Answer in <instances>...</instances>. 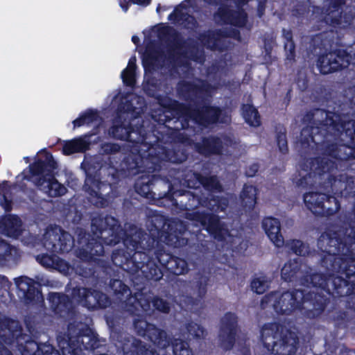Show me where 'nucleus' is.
<instances>
[{"label": "nucleus", "mask_w": 355, "mask_h": 355, "mask_svg": "<svg viewBox=\"0 0 355 355\" xmlns=\"http://www.w3.org/2000/svg\"><path fill=\"white\" fill-rule=\"evenodd\" d=\"M260 336L266 347L279 355H290L295 352V340L293 335L278 324L263 325Z\"/></svg>", "instance_id": "f257e3e1"}, {"label": "nucleus", "mask_w": 355, "mask_h": 355, "mask_svg": "<svg viewBox=\"0 0 355 355\" xmlns=\"http://www.w3.org/2000/svg\"><path fill=\"white\" fill-rule=\"evenodd\" d=\"M304 201L307 208L315 214H333L339 209L335 198H328L323 193L309 192L304 194Z\"/></svg>", "instance_id": "f03ea898"}, {"label": "nucleus", "mask_w": 355, "mask_h": 355, "mask_svg": "<svg viewBox=\"0 0 355 355\" xmlns=\"http://www.w3.org/2000/svg\"><path fill=\"white\" fill-rule=\"evenodd\" d=\"M276 294L265 297L263 300L272 304L274 309L278 313H290L295 309L300 307L303 300V293L301 291H296L295 293L287 292L279 297L277 301Z\"/></svg>", "instance_id": "7ed1b4c3"}, {"label": "nucleus", "mask_w": 355, "mask_h": 355, "mask_svg": "<svg viewBox=\"0 0 355 355\" xmlns=\"http://www.w3.org/2000/svg\"><path fill=\"white\" fill-rule=\"evenodd\" d=\"M350 63L355 64V55L352 58L350 53L345 52L330 53L319 58L318 67L320 72L325 74L347 67Z\"/></svg>", "instance_id": "20e7f679"}, {"label": "nucleus", "mask_w": 355, "mask_h": 355, "mask_svg": "<svg viewBox=\"0 0 355 355\" xmlns=\"http://www.w3.org/2000/svg\"><path fill=\"white\" fill-rule=\"evenodd\" d=\"M42 164L37 162L30 166V170L33 175L42 174V178L37 182V184L42 187V189L47 193L50 196H58L64 194L67 191L66 187L60 184L51 174L44 173L42 171Z\"/></svg>", "instance_id": "39448f33"}, {"label": "nucleus", "mask_w": 355, "mask_h": 355, "mask_svg": "<svg viewBox=\"0 0 355 355\" xmlns=\"http://www.w3.org/2000/svg\"><path fill=\"white\" fill-rule=\"evenodd\" d=\"M73 299L88 309L106 307L109 304V300L105 295L98 291H88L85 288L74 290Z\"/></svg>", "instance_id": "423d86ee"}, {"label": "nucleus", "mask_w": 355, "mask_h": 355, "mask_svg": "<svg viewBox=\"0 0 355 355\" xmlns=\"http://www.w3.org/2000/svg\"><path fill=\"white\" fill-rule=\"evenodd\" d=\"M58 232H60V230L57 229L54 231H48L45 234V238L49 240V243L46 241L44 245L47 248H50L49 245L53 243L51 248L53 251L68 252L73 245V239L67 232H62L60 235H58Z\"/></svg>", "instance_id": "0eeeda50"}, {"label": "nucleus", "mask_w": 355, "mask_h": 355, "mask_svg": "<svg viewBox=\"0 0 355 355\" xmlns=\"http://www.w3.org/2000/svg\"><path fill=\"white\" fill-rule=\"evenodd\" d=\"M263 228L270 241L277 248H281L284 244V238L281 234L280 223L273 218H266L263 220Z\"/></svg>", "instance_id": "6e6552de"}, {"label": "nucleus", "mask_w": 355, "mask_h": 355, "mask_svg": "<svg viewBox=\"0 0 355 355\" xmlns=\"http://www.w3.org/2000/svg\"><path fill=\"white\" fill-rule=\"evenodd\" d=\"M90 141L87 136L64 141L62 146V153L69 155L73 153L84 152L89 148Z\"/></svg>", "instance_id": "1a4fd4ad"}, {"label": "nucleus", "mask_w": 355, "mask_h": 355, "mask_svg": "<svg viewBox=\"0 0 355 355\" xmlns=\"http://www.w3.org/2000/svg\"><path fill=\"white\" fill-rule=\"evenodd\" d=\"M198 220L205 228L215 236L222 237V232L224 230L219 219L214 216H199Z\"/></svg>", "instance_id": "9d476101"}, {"label": "nucleus", "mask_w": 355, "mask_h": 355, "mask_svg": "<svg viewBox=\"0 0 355 355\" xmlns=\"http://www.w3.org/2000/svg\"><path fill=\"white\" fill-rule=\"evenodd\" d=\"M220 112L215 107H205L202 112L193 114V120L203 125H207L218 120Z\"/></svg>", "instance_id": "9b49d317"}, {"label": "nucleus", "mask_w": 355, "mask_h": 355, "mask_svg": "<svg viewBox=\"0 0 355 355\" xmlns=\"http://www.w3.org/2000/svg\"><path fill=\"white\" fill-rule=\"evenodd\" d=\"M243 115L245 121L251 126L257 127L261 123L260 117L257 110L250 105L243 107Z\"/></svg>", "instance_id": "f8f14e48"}, {"label": "nucleus", "mask_w": 355, "mask_h": 355, "mask_svg": "<svg viewBox=\"0 0 355 355\" xmlns=\"http://www.w3.org/2000/svg\"><path fill=\"white\" fill-rule=\"evenodd\" d=\"M241 197L245 206L249 208L253 207L256 203L257 189L252 185L245 186Z\"/></svg>", "instance_id": "ddd939ff"}, {"label": "nucleus", "mask_w": 355, "mask_h": 355, "mask_svg": "<svg viewBox=\"0 0 355 355\" xmlns=\"http://www.w3.org/2000/svg\"><path fill=\"white\" fill-rule=\"evenodd\" d=\"M148 328V334L152 341L159 347H166V333L162 331L152 325H146Z\"/></svg>", "instance_id": "4468645a"}, {"label": "nucleus", "mask_w": 355, "mask_h": 355, "mask_svg": "<svg viewBox=\"0 0 355 355\" xmlns=\"http://www.w3.org/2000/svg\"><path fill=\"white\" fill-rule=\"evenodd\" d=\"M136 58H131L129 60L127 67L122 71L121 78L127 85H132L135 83V69Z\"/></svg>", "instance_id": "2eb2a0df"}, {"label": "nucleus", "mask_w": 355, "mask_h": 355, "mask_svg": "<svg viewBox=\"0 0 355 355\" xmlns=\"http://www.w3.org/2000/svg\"><path fill=\"white\" fill-rule=\"evenodd\" d=\"M204 147L199 148V151L202 153H220L221 152V141L218 139L211 138L206 139L204 141Z\"/></svg>", "instance_id": "dca6fc26"}, {"label": "nucleus", "mask_w": 355, "mask_h": 355, "mask_svg": "<svg viewBox=\"0 0 355 355\" xmlns=\"http://www.w3.org/2000/svg\"><path fill=\"white\" fill-rule=\"evenodd\" d=\"M38 259L42 266L48 268L61 270L60 263L65 264L64 261L49 255H43L40 258L38 257Z\"/></svg>", "instance_id": "f3484780"}, {"label": "nucleus", "mask_w": 355, "mask_h": 355, "mask_svg": "<svg viewBox=\"0 0 355 355\" xmlns=\"http://www.w3.org/2000/svg\"><path fill=\"white\" fill-rule=\"evenodd\" d=\"M98 119V115L96 112L93 111H89L86 112L84 115L81 116L80 118L73 121V126L74 128L80 127L81 125L85 124H89L94 121H96Z\"/></svg>", "instance_id": "a211bd4d"}, {"label": "nucleus", "mask_w": 355, "mask_h": 355, "mask_svg": "<svg viewBox=\"0 0 355 355\" xmlns=\"http://www.w3.org/2000/svg\"><path fill=\"white\" fill-rule=\"evenodd\" d=\"M5 225L8 227V234L9 236H17V232L20 227V220L17 217H8L5 220Z\"/></svg>", "instance_id": "6ab92c4d"}, {"label": "nucleus", "mask_w": 355, "mask_h": 355, "mask_svg": "<svg viewBox=\"0 0 355 355\" xmlns=\"http://www.w3.org/2000/svg\"><path fill=\"white\" fill-rule=\"evenodd\" d=\"M110 132L111 135H113V137L118 138L119 139L132 140V139H130L131 132L125 127L114 126L110 130Z\"/></svg>", "instance_id": "aec40b11"}, {"label": "nucleus", "mask_w": 355, "mask_h": 355, "mask_svg": "<svg viewBox=\"0 0 355 355\" xmlns=\"http://www.w3.org/2000/svg\"><path fill=\"white\" fill-rule=\"evenodd\" d=\"M253 291L261 294L268 288V282L263 277L255 278L251 284Z\"/></svg>", "instance_id": "412c9836"}, {"label": "nucleus", "mask_w": 355, "mask_h": 355, "mask_svg": "<svg viewBox=\"0 0 355 355\" xmlns=\"http://www.w3.org/2000/svg\"><path fill=\"white\" fill-rule=\"evenodd\" d=\"M101 183L92 177L87 176L85 180V188L87 190H91L90 194L92 196H98V190L101 189Z\"/></svg>", "instance_id": "4be33fe9"}, {"label": "nucleus", "mask_w": 355, "mask_h": 355, "mask_svg": "<svg viewBox=\"0 0 355 355\" xmlns=\"http://www.w3.org/2000/svg\"><path fill=\"white\" fill-rule=\"evenodd\" d=\"M296 263L288 262L284 264L282 269V277L286 281H288L295 273Z\"/></svg>", "instance_id": "5701e85b"}, {"label": "nucleus", "mask_w": 355, "mask_h": 355, "mask_svg": "<svg viewBox=\"0 0 355 355\" xmlns=\"http://www.w3.org/2000/svg\"><path fill=\"white\" fill-rule=\"evenodd\" d=\"M128 348V345L126 344L123 348L125 355H154V352L149 349H145L143 346L136 347L134 346V349L131 352L126 351Z\"/></svg>", "instance_id": "b1692460"}, {"label": "nucleus", "mask_w": 355, "mask_h": 355, "mask_svg": "<svg viewBox=\"0 0 355 355\" xmlns=\"http://www.w3.org/2000/svg\"><path fill=\"white\" fill-rule=\"evenodd\" d=\"M175 355H192L191 351L187 348V344L180 341L173 345V349Z\"/></svg>", "instance_id": "393cba45"}, {"label": "nucleus", "mask_w": 355, "mask_h": 355, "mask_svg": "<svg viewBox=\"0 0 355 355\" xmlns=\"http://www.w3.org/2000/svg\"><path fill=\"white\" fill-rule=\"evenodd\" d=\"M39 347L35 342H28L25 346L22 355H40Z\"/></svg>", "instance_id": "a878e982"}, {"label": "nucleus", "mask_w": 355, "mask_h": 355, "mask_svg": "<svg viewBox=\"0 0 355 355\" xmlns=\"http://www.w3.org/2000/svg\"><path fill=\"white\" fill-rule=\"evenodd\" d=\"M150 1L151 0H119V5L123 10L126 12L131 2L141 6H147L150 3Z\"/></svg>", "instance_id": "bb28decb"}, {"label": "nucleus", "mask_w": 355, "mask_h": 355, "mask_svg": "<svg viewBox=\"0 0 355 355\" xmlns=\"http://www.w3.org/2000/svg\"><path fill=\"white\" fill-rule=\"evenodd\" d=\"M246 21V15L243 12H236L233 15L230 21L231 24L236 26H242L245 24Z\"/></svg>", "instance_id": "cd10ccee"}, {"label": "nucleus", "mask_w": 355, "mask_h": 355, "mask_svg": "<svg viewBox=\"0 0 355 355\" xmlns=\"http://www.w3.org/2000/svg\"><path fill=\"white\" fill-rule=\"evenodd\" d=\"M291 248L295 254L305 255L307 252L306 246L300 241H293L291 243Z\"/></svg>", "instance_id": "c85d7f7f"}, {"label": "nucleus", "mask_w": 355, "mask_h": 355, "mask_svg": "<svg viewBox=\"0 0 355 355\" xmlns=\"http://www.w3.org/2000/svg\"><path fill=\"white\" fill-rule=\"evenodd\" d=\"M200 182L205 187L210 189H218L220 187L218 180L216 178H204Z\"/></svg>", "instance_id": "c756f323"}, {"label": "nucleus", "mask_w": 355, "mask_h": 355, "mask_svg": "<svg viewBox=\"0 0 355 355\" xmlns=\"http://www.w3.org/2000/svg\"><path fill=\"white\" fill-rule=\"evenodd\" d=\"M188 331L190 335L194 337L200 338L204 336L203 329L197 324H192L189 325Z\"/></svg>", "instance_id": "7c9ffc66"}, {"label": "nucleus", "mask_w": 355, "mask_h": 355, "mask_svg": "<svg viewBox=\"0 0 355 355\" xmlns=\"http://www.w3.org/2000/svg\"><path fill=\"white\" fill-rule=\"evenodd\" d=\"M285 49L287 59L290 60H293L295 57V45L293 41L289 40L285 44Z\"/></svg>", "instance_id": "2f4dec72"}, {"label": "nucleus", "mask_w": 355, "mask_h": 355, "mask_svg": "<svg viewBox=\"0 0 355 355\" xmlns=\"http://www.w3.org/2000/svg\"><path fill=\"white\" fill-rule=\"evenodd\" d=\"M112 287L114 288V291L116 292L119 291V293H121L122 294H126L128 295L129 291L128 287L122 284L121 281L115 280L114 281L112 284Z\"/></svg>", "instance_id": "473e14b6"}, {"label": "nucleus", "mask_w": 355, "mask_h": 355, "mask_svg": "<svg viewBox=\"0 0 355 355\" xmlns=\"http://www.w3.org/2000/svg\"><path fill=\"white\" fill-rule=\"evenodd\" d=\"M177 268L173 270V272L175 275H182L187 271V263L183 260H178L175 261Z\"/></svg>", "instance_id": "72a5a7b5"}, {"label": "nucleus", "mask_w": 355, "mask_h": 355, "mask_svg": "<svg viewBox=\"0 0 355 355\" xmlns=\"http://www.w3.org/2000/svg\"><path fill=\"white\" fill-rule=\"evenodd\" d=\"M153 306L158 310L166 312L168 310V304L162 299H156L153 301Z\"/></svg>", "instance_id": "f704fd0d"}, {"label": "nucleus", "mask_w": 355, "mask_h": 355, "mask_svg": "<svg viewBox=\"0 0 355 355\" xmlns=\"http://www.w3.org/2000/svg\"><path fill=\"white\" fill-rule=\"evenodd\" d=\"M277 144L281 151L284 152L287 148V141L284 134H280L277 137Z\"/></svg>", "instance_id": "c9c22d12"}, {"label": "nucleus", "mask_w": 355, "mask_h": 355, "mask_svg": "<svg viewBox=\"0 0 355 355\" xmlns=\"http://www.w3.org/2000/svg\"><path fill=\"white\" fill-rule=\"evenodd\" d=\"M312 283L315 286L324 287L325 286H327V283H325V280L324 279L323 277H322L320 275H313L312 277Z\"/></svg>", "instance_id": "e433bc0d"}, {"label": "nucleus", "mask_w": 355, "mask_h": 355, "mask_svg": "<svg viewBox=\"0 0 355 355\" xmlns=\"http://www.w3.org/2000/svg\"><path fill=\"white\" fill-rule=\"evenodd\" d=\"M82 343L83 344L85 345V348L87 349H93L95 347V340H94V338H89V337H87V336H83L82 338Z\"/></svg>", "instance_id": "4c0bfd02"}, {"label": "nucleus", "mask_w": 355, "mask_h": 355, "mask_svg": "<svg viewBox=\"0 0 355 355\" xmlns=\"http://www.w3.org/2000/svg\"><path fill=\"white\" fill-rule=\"evenodd\" d=\"M30 279H21L17 281V285L19 288V289L26 291V286L29 284Z\"/></svg>", "instance_id": "58836bf2"}, {"label": "nucleus", "mask_w": 355, "mask_h": 355, "mask_svg": "<svg viewBox=\"0 0 355 355\" xmlns=\"http://www.w3.org/2000/svg\"><path fill=\"white\" fill-rule=\"evenodd\" d=\"M116 150H118V147L116 145H114V144H107L106 145L105 151L113 152V151H116Z\"/></svg>", "instance_id": "ea45409f"}, {"label": "nucleus", "mask_w": 355, "mask_h": 355, "mask_svg": "<svg viewBox=\"0 0 355 355\" xmlns=\"http://www.w3.org/2000/svg\"><path fill=\"white\" fill-rule=\"evenodd\" d=\"M60 266L61 270H59L60 272H64V273H67V272H69V267L68 264L66 262H65V264L60 263Z\"/></svg>", "instance_id": "a19ab883"}, {"label": "nucleus", "mask_w": 355, "mask_h": 355, "mask_svg": "<svg viewBox=\"0 0 355 355\" xmlns=\"http://www.w3.org/2000/svg\"><path fill=\"white\" fill-rule=\"evenodd\" d=\"M0 355H11V354L6 349H2L1 350H0Z\"/></svg>", "instance_id": "79ce46f5"}, {"label": "nucleus", "mask_w": 355, "mask_h": 355, "mask_svg": "<svg viewBox=\"0 0 355 355\" xmlns=\"http://www.w3.org/2000/svg\"><path fill=\"white\" fill-rule=\"evenodd\" d=\"M173 16L175 18L178 17V9L174 12V13L169 15V19H171L173 17Z\"/></svg>", "instance_id": "37998d69"}, {"label": "nucleus", "mask_w": 355, "mask_h": 355, "mask_svg": "<svg viewBox=\"0 0 355 355\" xmlns=\"http://www.w3.org/2000/svg\"><path fill=\"white\" fill-rule=\"evenodd\" d=\"M132 42H133L135 44H137L139 42V37H137V36H133V37H132Z\"/></svg>", "instance_id": "c03bdc74"}, {"label": "nucleus", "mask_w": 355, "mask_h": 355, "mask_svg": "<svg viewBox=\"0 0 355 355\" xmlns=\"http://www.w3.org/2000/svg\"><path fill=\"white\" fill-rule=\"evenodd\" d=\"M354 272H355V270H352V269H349L347 271H346L347 276L352 275Z\"/></svg>", "instance_id": "a18cd8bd"}, {"label": "nucleus", "mask_w": 355, "mask_h": 355, "mask_svg": "<svg viewBox=\"0 0 355 355\" xmlns=\"http://www.w3.org/2000/svg\"><path fill=\"white\" fill-rule=\"evenodd\" d=\"M97 248H99V250H96V252L98 254L103 252V249L100 245H98Z\"/></svg>", "instance_id": "49530a36"}, {"label": "nucleus", "mask_w": 355, "mask_h": 355, "mask_svg": "<svg viewBox=\"0 0 355 355\" xmlns=\"http://www.w3.org/2000/svg\"><path fill=\"white\" fill-rule=\"evenodd\" d=\"M3 207L6 210H9L10 209V205L8 202H6V205H3Z\"/></svg>", "instance_id": "de8ad7c7"}, {"label": "nucleus", "mask_w": 355, "mask_h": 355, "mask_svg": "<svg viewBox=\"0 0 355 355\" xmlns=\"http://www.w3.org/2000/svg\"><path fill=\"white\" fill-rule=\"evenodd\" d=\"M95 202L96 205H101V206H103V205H104V203H103V202H97V201H96V202Z\"/></svg>", "instance_id": "09e8293b"}, {"label": "nucleus", "mask_w": 355, "mask_h": 355, "mask_svg": "<svg viewBox=\"0 0 355 355\" xmlns=\"http://www.w3.org/2000/svg\"><path fill=\"white\" fill-rule=\"evenodd\" d=\"M143 325H146V324L144 322H140V327H142Z\"/></svg>", "instance_id": "8fccbe9b"}, {"label": "nucleus", "mask_w": 355, "mask_h": 355, "mask_svg": "<svg viewBox=\"0 0 355 355\" xmlns=\"http://www.w3.org/2000/svg\"><path fill=\"white\" fill-rule=\"evenodd\" d=\"M51 355H60V354H57V353H55V352H52V353L51 354Z\"/></svg>", "instance_id": "3c124183"}, {"label": "nucleus", "mask_w": 355, "mask_h": 355, "mask_svg": "<svg viewBox=\"0 0 355 355\" xmlns=\"http://www.w3.org/2000/svg\"><path fill=\"white\" fill-rule=\"evenodd\" d=\"M24 159H25L26 162H28V157H24Z\"/></svg>", "instance_id": "603ef678"}, {"label": "nucleus", "mask_w": 355, "mask_h": 355, "mask_svg": "<svg viewBox=\"0 0 355 355\" xmlns=\"http://www.w3.org/2000/svg\"><path fill=\"white\" fill-rule=\"evenodd\" d=\"M51 166L53 167V168H55L54 163L51 164Z\"/></svg>", "instance_id": "864d4df0"}, {"label": "nucleus", "mask_w": 355, "mask_h": 355, "mask_svg": "<svg viewBox=\"0 0 355 355\" xmlns=\"http://www.w3.org/2000/svg\"><path fill=\"white\" fill-rule=\"evenodd\" d=\"M28 293H29L31 291V289L29 288H27Z\"/></svg>", "instance_id": "5fc2aeb1"}, {"label": "nucleus", "mask_w": 355, "mask_h": 355, "mask_svg": "<svg viewBox=\"0 0 355 355\" xmlns=\"http://www.w3.org/2000/svg\"><path fill=\"white\" fill-rule=\"evenodd\" d=\"M157 12H159V6H158V7L157 8Z\"/></svg>", "instance_id": "6e6d98bb"}, {"label": "nucleus", "mask_w": 355, "mask_h": 355, "mask_svg": "<svg viewBox=\"0 0 355 355\" xmlns=\"http://www.w3.org/2000/svg\"><path fill=\"white\" fill-rule=\"evenodd\" d=\"M248 175H250V176H252L253 175V173H248Z\"/></svg>", "instance_id": "4d7b16f0"}, {"label": "nucleus", "mask_w": 355, "mask_h": 355, "mask_svg": "<svg viewBox=\"0 0 355 355\" xmlns=\"http://www.w3.org/2000/svg\"><path fill=\"white\" fill-rule=\"evenodd\" d=\"M62 354H63V355H66V354L64 351L62 352Z\"/></svg>", "instance_id": "13d9d810"}]
</instances>
